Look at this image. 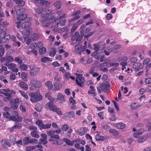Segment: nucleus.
Listing matches in <instances>:
<instances>
[{
    "mask_svg": "<svg viewBox=\"0 0 151 151\" xmlns=\"http://www.w3.org/2000/svg\"><path fill=\"white\" fill-rule=\"evenodd\" d=\"M29 96L31 97L30 99L32 102H37L42 99V96L39 93L30 92Z\"/></svg>",
    "mask_w": 151,
    "mask_h": 151,
    "instance_id": "f03ea898",
    "label": "nucleus"
},
{
    "mask_svg": "<svg viewBox=\"0 0 151 151\" xmlns=\"http://www.w3.org/2000/svg\"><path fill=\"white\" fill-rule=\"evenodd\" d=\"M19 91L21 93L22 96L27 99H28V96L27 93L23 91L19 90Z\"/></svg>",
    "mask_w": 151,
    "mask_h": 151,
    "instance_id": "8fccbe9b",
    "label": "nucleus"
},
{
    "mask_svg": "<svg viewBox=\"0 0 151 151\" xmlns=\"http://www.w3.org/2000/svg\"><path fill=\"white\" fill-rule=\"evenodd\" d=\"M92 76L94 77H98L96 78V80L97 81H99L100 80L101 78V76H99V74L98 73L96 72L92 74Z\"/></svg>",
    "mask_w": 151,
    "mask_h": 151,
    "instance_id": "603ef678",
    "label": "nucleus"
},
{
    "mask_svg": "<svg viewBox=\"0 0 151 151\" xmlns=\"http://www.w3.org/2000/svg\"><path fill=\"white\" fill-rule=\"evenodd\" d=\"M28 66L24 64H22L19 66V68L23 71H26L28 68Z\"/></svg>",
    "mask_w": 151,
    "mask_h": 151,
    "instance_id": "2f4dec72",
    "label": "nucleus"
},
{
    "mask_svg": "<svg viewBox=\"0 0 151 151\" xmlns=\"http://www.w3.org/2000/svg\"><path fill=\"white\" fill-rule=\"evenodd\" d=\"M47 17L45 16H42L40 19V22H42V23H44L45 24L47 23Z\"/></svg>",
    "mask_w": 151,
    "mask_h": 151,
    "instance_id": "79ce46f5",
    "label": "nucleus"
},
{
    "mask_svg": "<svg viewBox=\"0 0 151 151\" xmlns=\"http://www.w3.org/2000/svg\"><path fill=\"white\" fill-rule=\"evenodd\" d=\"M14 58L12 56H6V63H8L12 62L14 60Z\"/></svg>",
    "mask_w": 151,
    "mask_h": 151,
    "instance_id": "58836bf2",
    "label": "nucleus"
},
{
    "mask_svg": "<svg viewBox=\"0 0 151 151\" xmlns=\"http://www.w3.org/2000/svg\"><path fill=\"white\" fill-rule=\"evenodd\" d=\"M46 52V50L45 47H43L40 49L39 51V54L40 55H42L45 54Z\"/></svg>",
    "mask_w": 151,
    "mask_h": 151,
    "instance_id": "37998d69",
    "label": "nucleus"
},
{
    "mask_svg": "<svg viewBox=\"0 0 151 151\" xmlns=\"http://www.w3.org/2000/svg\"><path fill=\"white\" fill-rule=\"evenodd\" d=\"M60 103H63L65 101L64 98L63 96L61 94L58 93L57 96V99Z\"/></svg>",
    "mask_w": 151,
    "mask_h": 151,
    "instance_id": "393cba45",
    "label": "nucleus"
},
{
    "mask_svg": "<svg viewBox=\"0 0 151 151\" xmlns=\"http://www.w3.org/2000/svg\"><path fill=\"white\" fill-rule=\"evenodd\" d=\"M21 77L22 80L25 81H27V76L26 73L25 72H23L21 74Z\"/></svg>",
    "mask_w": 151,
    "mask_h": 151,
    "instance_id": "a19ab883",
    "label": "nucleus"
},
{
    "mask_svg": "<svg viewBox=\"0 0 151 151\" xmlns=\"http://www.w3.org/2000/svg\"><path fill=\"white\" fill-rule=\"evenodd\" d=\"M105 139V137L104 136H101L99 135H97L96 136V140H103Z\"/></svg>",
    "mask_w": 151,
    "mask_h": 151,
    "instance_id": "864d4df0",
    "label": "nucleus"
},
{
    "mask_svg": "<svg viewBox=\"0 0 151 151\" xmlns=\"http://www.w3.org/2000/svg\"><path fill=\"white\" fill-rule=\"evenodd\" d=\"M109 85L108 83H104L100 86V88L104 92H106L109 89Z\"/></svg>",
    "mask_w": 151,
    "mask_h": 151,
    "instance_id": "2eb2a0df",
    "label": "nucleus"
},
{
    "mask_svg": "<svg viewBox=\"0 0 151 151\" xmlns=\"http://www.w3.org/2000/svg\"><path fill=\"white\" fill-rule=\"evenodd\" d=\"M51 124H43L42 129H47L51 127Z\"/></svg>",
    "mask_w": 151,
    "mask_h": 151,
    "instance_id": "4d7b16f0",
    "label": "nucleus"
},
{
    "mask_svg": "<svg viewBox=\"0 0 151 151\" xmlns=\"http://www.w3.org/2000/svg\"><path fill=\"white\" fill-rule=\"evenodd\" d=\"M12 114L14 115V117L16 119V120L14 121H17V122H20L22 121L23 119V118L20 116H18L19 114L18 112L16 111H14Z\"/></svg>",
    "mask_w": 151,
    "mask_h": 151,
    "instance_id": "6ab92c4d",
    "label": "nucleus"
},
{
    "mask_svg": "<svg viewBox=\"0 0 151 151\" xmlns=\"http://www.w3.org/2000/svg\"><path fill=\"white\" fill-rule=\"evenodd\" d=\"M100 44V42L97 43L96 44H93V50L96 52H98L99 51V45Z\"/></svg>",
    "mask_w": 151,
    "mask_h": 151,
    "instance_id": "473e14b6",
    "label": "nucleus"
},
{
    "mask_svg": "<svg viewBox=\"0 0 151 151\" xmlns=\"http://www.w3.org/2000/svg\"><path fill=\"white\" fill-rule=\"evenodd\" d=\"M50 109V110L56 112L58 114L60 115H62V113L61 111L60 110V109L58 108H57L55 105H52V106Z\"/></svg>",
    "mask_w": 151,
    "mask_h": 151,
    "instance_id": "dca6fc26",
    "label": "nucleus"
},
{
    "mask_svg": "<svg viewBox=\"0 0 151 151\" xmlns=\"http://www.w3.org/2000/svg\"><path fill=\"white\" fill-rule=\"evenodd\" d=\"M22 127V124L19 123L16 124L14 126L11 128L9 129V130L10 132H12L15 129H19L21 128Z\"/></svg>",
    "mask_w": 151,
    "mask_h": 151,
    "instance_id": "4468645a",
    "label": "nucleus"
},
{
    "mask_svg": "<svg viewBox=\"0 0 151 151\" xmlns=\"http://www.w3.org/2000/svg\"><path fill=\"white\" fill-rule=\"evenodd\" d=\"M145 139L144 137H141L139 138L137 140L138 142L139 143H142L145 141Z\"/></svg>",
    "mask_w": 151,
    "mask_h": 151,
    "instance_id": "774afa93",
    "label": "nucleus"
},
{
    "mask_svg": "<svg viewBox=\"0 0 151 151\" xmlns=\"http://www.w3.org/2000/svg\"><path fill=\"white\" fill-rule=\"evenodd\" d=\"M15 3L18 4L17 7L18 8H19L23 6L25 4V2L23 1V0H19L18 1H16Z\"/></svg>",
    "mask_w": 151,
    "mask_h": 151,
    "instance_id": "bb28decb",
    "label": "nucleus"
},
{
    "mask_svg": "<svg viewBox=\"0 0 151 151\" xmlns=\"http://www.w3.org/2000/svg\"><path fill=\"white\" fill-rule=\"evenodd\" d=\"M37 46V45L35 43H32L30 45V47L32 49L35 48Z\"/></svg>",
    "mask_w": 151,
    "mask_h": 151,
    "instance_id": "338daca9",
    "label": "nucleus"
},
{
    "mask_svg": "<svg viewBox=\"0 0 151 151\" xmlns=\"http://www.w3.org/2000/svg\"><path fill=\"white\" fill-rule=\"evenodd\" d=\"M54 14L53 13L49 15L48 16L49 19L47 21V23L45 24L44 23H43L42 24V26L43 27H47L48 26L51 22H53V23L52 26L54 27L55 24H56V21L57 18L54 17Z\"/></svg>",
    "mask_w": 151,
    "mask_h": 151,
    "instance_id": "20e7f679",
    "label": "nucleus"
},
{
    "mask_svg": "<svg viewBox=\"0 0 151 151\" xmlns=\"http://www.w3.org/2000/svg\"><path fill=\"white\" fill-rule=\"evenodd\" d=\"M43 10V8L42 7H39L35 9L36 12L38 14L41 13L42 11Z\"/></svg>",
    "mask_w": 151,
    "mask_h": 151,
    "instance_id": "bf43d9fd",
    "label": "nucleus"
},
{
    "mask_svg": "<svg viewBox=\"0 0 151 151\" xmlns=\"http://www.w3.org/2000/svg\"><path fill=\"white\" fill-rule=\"evenodd\" d=\"M75 74L76 76V83L80 87H82L85 82L84 78L83 77V75L81 74L77 73H75Z\"/></svg>",
    "mask_w": 151,
    "mask_h": 151,
    "instance_id": "7ed1b4c3",
    "label": "nucleus"
},
{
    "mask_svg": "<svg viewBox=\"0 0 151 151\" xmlns=\"http://www.w3.org/2000/svg\"><path fill=\"white\" fill-rule=\"evenodd\" d=\"M51 101L47 103L46 105V108L47 109L50 108V107H51L53 105V102L54 101Z\"/></svg>",
    "mask_w": 151,
    "mask_h": 151,
    "instance_id": "680f3d73",
    "label": "nucleus"
},
{
    "mask_svg": "<svg viewBox=\"0 0 151 151\" xmlns=\"http://www.w3.org/2000/svg\"><path fill=\"white\" fill-rule=\"evenodd\" d=\"M109 131L110 133L112 134L114 136H117L119 134L118 132L114 129H110Z\"/></svg>",
    "mask_w": 151,
    "mask_h": 151,
    "instance_id": "c9c22d12",
    "label": "nucleus"
},
{
    "mask_svg": "<svg viewBox=\"0 0 151 151\" xmlns=\"http://www.w3.org/2000/svg\"><path fill=\"white\" fill-rule=\"evenodd\" d=\"M30 84L32 86L36 88H40L42 86L41 82L35 80H32L30 82Z\"/></svg>",
    "mask_w": 151,
    "mask_h": 151,
    "instance_id": "9b49d317",
    "label": "nucleus"
},
{
    "mask_svg": "<svg viewBox=\"0 0 151 151\" xmlns=\"http://www.w3.org/2000/svg\"><path fill=\"white\" fill-rule=\"evenodd\" d=\"M5 65L14 72L17 73L18 71V69L17 67V65L14 63H6Z\"/></svg>",
    "mask_w": 151,
    "mask_h": 151,
    "instance_id": "1a4fd4ad",
    "label": "nucleus"
},
{
    "mask_svg": "<svg viewBox=\"0 0 151 151\" xmlns=\"http://www.w3.org/2000/svg\"><path fill=\"white\" fill-rule=\"evenodd\" d=\"M29 68L30 69V74L32 76H34L37 75L40 70L39 68L36 67L35 66H30Z\"/></svg>",
    "mask_w": 151,
    "mask_h": 151,
    "instance_id": "6e6552de",
    "label": "nucleus"
},
{
    "mask_svg": "<svg viewBox=\"0 0 151 151\" xmlns=\"http://www.w3.org/2000/svg\"><path fill=\"white\" fill-rule=\"evenodd\" d=\"M14 60L19 64H20L22 63V60L19 57L15 58L14 59Z\"/></svg>",
    "mask_w": 151,
    "mask_h": 151,
    "instance_id": "e2e57ef3",
    "label": "nucleus"
},
{
    "mask_svg": "<svg viewBox=\"0 0 151 151\" xmlns=\"http://www.w3.org/2000/svg\"><path fill=\"white\" fill-rule=\"evenodd\" d=\"M65 115L66 116L69 117L70 118L73 117L74 116V114L73 111H69L66 113Z\"/></svg>",
    "mask_w": 151,
    "mask_h": 151,
    "instance_id": "e433bc0d",
    "label": "nucleus"
},
{
    "mask_svg": "<svg viewBox=\"0 0 151 151\" xmlns=\"http://www.w3.org/2000/svg\"><path fill=\"white\" fill-rule=\"evenodd\" d=\"M1 143L3 146L4 148H6V145L9 146V140L6 139H3L1 141Z\"/></svg>",
    "mask_w": 151,
    "mask_h": 151,
    "instance_id": "5701e85b",
    "label": "nucleus"
},
{
    "mask_svg": "<svg viewBox=\"0 0 151 151\" xmlns=\"http://www.w3.org/2000/svg\"><path fill=\"white\" fill-rule=\"evenodd\" d=\"M29 138L28 137H26L24 138L22 141L24 145L28 144L29 143Z\"/></svg>",
    "mask_w": 151,
    "mask_h": 151,
    "instance_id": "c03bdc74",
    "label": "nucleus"
},
{
    "mask_svg": "<svg viewBox=\"0 0 151 151\" xmlns=\"http://www.w3.org/2000/svg\"><path fill=\"white\" fill-rule=\"evenodd\" d=\"M69 126L67 124L63 125L61 127V129L63 131H66L68 129Z\"/></svg>",
    "mask_w": 151,
    "mask_h": 151,
    "instance_id": "6e6d98bb",
    "label": "nucleus"
},
{
    "mask_svg": "<svg viewBox=\"0 0 151 151\" xmlns=\"http://www.w3.org/2000/svg\"><path fill=\"white\" fill-rule=\"evenodd\" d=\"M36 124L39 126V128L40 129H42L44 124L42 121L39 120L37 121Z\"/></svg>",
    "mask_w": 151,
    "mask_h": 151,
    "instance_id": "a18cd8bd",
    "label": "nucleus"
},
{
    "mask_svg": "<svg viewBox=\"0 0 151 151\" xmlns=\"http://www.w3.org/2000/svg\"><path fill=\"white\" fill-rule=\"evenodd\" d=\"M45 97L46 98H48V99L50 100L53 101H55L56 99H55L53 98L50 96V94L48 93H47L45 95Z\"/></svg>",
    "mask_w": 151,
    "mask_h": 151,
    "instance_id": "49530a36",
    "label": "nucleus"
},
{
    "mask_svg": "<svg viewBox=\"0 0 151 151\" xmlns=\"http://www.w3.org/2000/svg\"><path fill=\"white\" fill-rule=\"evenodd\" d=\"M143 66L140 63H137L134 64L132 68L135 71H138L142 69Z\"/></svg>",
    "mask_w": 151,
    "mask_h": 151,
    "instance_id": "f8f14e48",
    "label": "nucleus"
},
{
    "mask_svg": "<svg viewBox=\"0 0 151 151\" xmlns=\"http://www.w3.org/2000/svg\"><path fill=\"white\" fill-rule=\"evenodd\" d=\"M6 33L5 32H3L0 33V41L2 43H4L11 38V36L9 35H6Z\"/></svg>",
    "mask_w": 151,
    "mask_h": 151,
    "instance_id": "0eeeda50",
    "label": "nucleus"
},
{
    "mask_svg": "<svg viewBox=\"0 0 151 151\" xmlns=\"http://www.w3.org/2000/svg\"><path fill=\"white\" fill-rule=\"evenodd\" d=\"M27 15L25 14H22L19 15L17 17V19L18 20H22L27 17Z\"/></svg>",
    "mask_w": 151,
    "mask_h": 151,
    "instance_id": "f704fd0d",
    "label": "nucleus"
},
{
    "mask_svg": "<svg viewBox=\"0 0 151 151\" xmlns=\"http://www.w3.org/2000/svg\"><path fill=\"white\" fill-rule=\"evenodd\" d=\"M55 89V90H58L60 89L62 87V84L59 82L55 83L54 84Z\"/></svg>",
    "mask_w": 151,
    "mask_h": 151,
    "instance_id": "c85d7f7f",
    "label": "nucleus"
},
{
    "mask_svg": "<svg viewBox=\"0 0 151 151\" xmlns=\"http://www.w3.org/2000/svg\"><path fill=\"white\" fill-rule=\"evenodd\" d=\"M19 86L20 88L24 90H27L28 88L27 84L22 81L19 82Z\"/></svg>",
    "mask_w": 151,
    "mask_h": 151,
    "instance_id": "412c9836",
    "label": "nucleus"
},
{
    "mask_svg": "<svg viewBox=\"0 0 151 151\" xmlns=\"http://www.w3.org/2000/svg\"><path fill=\"white\" fill-rule=\"evenodd\" d=\"M54 6L56 9H60L61 7L62 4L61 2L60 1H56L54 3Z\"/></svg>",
    "mask_w": 151,
    "mask_h": 151,
    "instance_id": "a878e982",
    "label": "nucleus"
},
{
    "mask_svg": "<svg viewBox=\"0 0 151 151\" xmlns=\"http://www.w3.org/2000/svg\"><path fill=\"white\" fill-rule=\"evenodd\" d=\"M75 49L76 50V53L79 54H81L85 50L82 47L81 45L79 44H77L75 46Z\"/></svg>",
    "mask_w": 151,
    "mask_h": 151,
    "instance_id": "ddd939ff",
    "label": "nucleus"
},
{
    "mask_svg": "<svg viewBox=\"0 0 151 151\" xmlns=\"http://www.w3.org/2000/svg\"><path fill=\"white\" fill-rule=\"evenodd\" d=\"M142 132H140L138 130L135 133H134L133 135L134 137L135 138H137L138 135L142 134L144 132V129H142Z\"/></svg>",
    "mask_w": 151,
    "mask_h": 151,
    "instance_id": "09e8293b",
    "label": "nucleus"
},
{
    "mask_svg": "<svg viewBox=\"0 0 151 151\" xmlns=\"http://www.w3.org/2000/svg\"><path fill=\"white\" fill-rule=\"evenodd\" d=\"M30 134L34 137L38 138L40 137V136L38 134L37 132L35 131L32 132L30 133Z\"/></svg>",
    "mask_w": 151,
    "mask_h": 151,
    "instance_id": "ea45409f",
    "label": "nucleus"
},
{
    "mask_svg": "<svg viewBox=\"0 0 151 151\" xmlns=\"http://www.w3.org/2000/svg\"><path fill=\"white\" fill-rule=\"evenodd\" d=\"M0 93L6 96L3 98V99L4 102H7L11 99L12 95H15L16 92L14 91L9 89H0Z\"/></svg>",
    "mask_w": 151,
    "mask_h": 151,
    "instance_id": "f257e3e1",
    "label": "nucleus"
},
{
    "mask_svg": "<svg viewBox=\"0 0 151 151\" xmlns=\"http://www.w3.org/2000/svg\"><path fill=\"white\" fill-rule=\"evenodd\" d=\"M52 12V11L51 10H44L42 11L41 14L43 15H46L49 14Z\"/></svg>",
    "mask_w": 151,
    "mask_h": 151,
    "instance_id": "de8ad7c7",
    "label": "nucleus"
},
{
    "mask_svg": "<svg viewBox=\"0 0 151 151\" xmlns=\"http://www.w3.org/2000/svg\"><path fill=\"white\" fill-rule=\"evenodd\" d=\"M95 90L94 89L93 86H91L90 87V89L88 91V94H91L95 92Z\"/></svg>",
    "mask_w": 151,
    "mask_h": 151,
    "instance_id": "3c124183",
    "label": "nucleus"
},
{
    "mask_svg": "<svg viewBox=\"0 0 151 151\" xmlns=\"http://www.w3.org/2000/svg\"><path fill=\"white\" fill-rule=\"evenodd\" d=\"M35 1H36L37 3L40 4H44L47 5L49 4V2L48 1H45V0H35Z\"/></svg>",
    "mask_w": 151,
    "mask_h": 151,
    "instance_id": "4c0bfd02",
    "label": "nucleus"
},
{
    "mask_svg": "<svg viewBox=\"0 0 151 151\" xmlns=\"http://www.w3.org/2000/svg\"><path fill=\"white\" fill-rule=\"evenodd\" d=\"M40 140L42 144L44 145L46 144L47 142V139L40 138Z\"/></svg>",
    "mask_w": 151,
    "mask_h": 151,
    "instance_id": "0e129e2a",
    "label": "nucleus"
},
{
    "mask_svg": "<svg viewBox=\"0 0 151 151\" xmlns=\"http://www.w3.org/2000/svg\"><path fill=\"white\" fill-rule=\"evenodd\" d=\"M3 116L4 118L10 121H14L16 120L17 119L13 115V116H11V114L9 112H4Z\"/></svg>",
    "mask_w": 151,
    "mask_h": 151,
    "instance_id": "9d476101",
    "label": "nucleus"
},
{
    "mask_svg": "<svg viewBox=\"0 0 151 151\" xmlns=\"http://www.w3.org/2000/svg\"><path fill=\"white\" fill-rule=\"evenodd\" d=\"M122 45L120 44H117L114 45L113 46V48L114 50H116L121 48Z\"/></svg>",
    "mask_w": 151,
    "mask_h": 151,
    "instance_id": "052dcab7",
    "label": "nucleus"
},
{
    "mask_svg": "<svg viewBox=\"0 0 151 151\" xmlns=\"http://www.w3.org/2000/svg\"><path fill=\"white\" fill-rule=\"evenodd\" d=\"M85 129H86V130H88V129L87 128L84 127L81 128L78 131H77V132H78L80 135L81 136L83 135L85 133Z\"/></svg>",
    "mask_w": 151,
    "mask_h": 151,
    "instance_id": "cd10ccee",
    "label": "nucleus"
},
{
    "mask_svg": "<svg viewBox=\"0 0 151 151\" xmlns=\"http://www.w3.org/2000/svg\"><path fill=\"white\" fill-rule=\"evenodd\" d=\"M115 127L118 129H122L125 128L126 125L123 123L119 122L116 123V124Z\"/></svg>",
    "mask_w": 151,
    "mask_h": 151,
    "instance_id": "4be33fe9",
    "label": "nucleus"
},
{
    "mask_svg": "<svg viewBox=\"0 0 151 151\" xmlns=\"http://www.w3.org/2000/svg\"><path fill=\"white\" fill-rule=\"evenodd\" d=\"M56 14L60 17L59 19H61L64 18L65 17V14L63 11L62 10H59L56 12Z\"/></svg>",
    "mask_w": 151,
    "mask_h": 151,
    "instance_id": "f3484780",
    "label": "nucleus"
},
{
    "mask_svg": "<svg viewBox=\"0 0 151 151\" xmlns=\"http://www.w3.org/2000/svg\"><path fill=\"white\" fill-rule=\"evenodd\" d=\"M61 132V130L60 129L55 130H52L48 131L47 134L50 137L53 138L54 139H59L60 137L59 135L54 134L55 133L60 134Z\"/></svg>",
    "mask_w": 151,
    "mask_h": 151,
    "instance_id": "423d86ee",
    "label": "nucleus"
},
{
    "mask_svg": "<svg viewBox=\"0 0 151 151\" xmlns=\"http://www.w3.org/2000/svg\"><path fill=\"white\" fill-rule=\"evenodd\" d=\"M45 86L50 90H51L53 88L52 83L50 81H47L45 83Z\"/></svg>",
    "mask_w": 151,
    "mask_h": 151,
    "instance_id": "b1692460",
    "label": "nucleus"
},
{
    "mask_svg": "<svg viewBox=\"0 0 151 151\" xmlns=\"http://www.w3.org/2000/svg\"><path fill=\"white\" fill-rule=\"evenodd\" d=\"M141 106L140 105L136 103H132L130 105L131 108L132 109H136Z\"/></svg>",
    "mask_w": 151,
    "mask_h": 151,
    "instance_id": "7c9ffc66",
    "label": "nucleus"
},
{
    "mask_svg": "<svg viewBox=\"0 0 151 151\" xmlns=\"http://www.w3.org/2000/svg\"><path fill=\"white\" fill-rule=\"evenodd\" d=\"M31 23L29 22H27L23 23L21 25L22 28H28V29H25L23 30L22 32L23 35L26 36H27L29 35V31L30 28L29 27L30 26Z\"/></svg>",
    "mask_w": 151,
    "mask_h": 151,
    "instance_id": "39448f33",
    "label": "nucleus"
},
{
    "mask_svg": "<svg viewBox=\"0 0 151 151\" xmlns=\"http://www.w3.org/2000/svg\"><path fill=\"white\" fill-rule=\"evenodd\" d=\"M110 127L109 125L107 124H104L102 125L101 128V129H104L107 130L109 129Z\"/></svg>",
    "mask_w": 151,
    "mask_h": 151,
    "instance_id": "13d9d810",
    "label": "nucleus"
},
{
    "mask_svg": "<svg viewBox=\"0 0 151 151\" xmlns=\"http://www.w3.org/2000/svg\"><path fill=\"white\" fill-rule=\"evenodd\" d=\"M38 141L36 139H29V143H34L35 144H37Z\"/></svg>",
    "mask_w": 151,
    "mask_h": 151,
    "instance_id": "69168bd1",
    "label": "nucleus"
},
{
    "mask_svg": "<svg viewBox=\"0 0 151 151\" xmlns=\"http://www.w3.org/2000/svg\"><path fill=\"white\" fill-rule=\"evenodd\" d=\"M39 35L36 33L33 34L31 36V39L33 41H36L39 38Z\"/></svg>",
    "mask_w": 151,
    "mask_h": 151,
    "instance_id": "c756f323",
    "label": "nucleus"
},
{
    "mask_svg": "<svg viewBox=\"0 0 151 151\" xmlns=\"http://www.w3.org/2000/svg\"><path fill=\"white\" fill-rule=\"evenodd\" d=\"M36 148H43L41 145H36L35 146H32L26 147L25 149L26 151H31L35 149Z\"/></svg>",
    "mask_w": 151,
    "mask_h": 151,
    "instance_id": "a211bd4d",
    "label": "nucleus"
},
{
    "mask_svg": "<svg viewBox=\"0 0 151 151\" xmlns=\"http://www.w3.org/2000/svg\"><path fill=\"white\" fill-rule=\"evenodd\" d=\"M64 142L67 144L69 145L72 146V142L67 138H64L63 139Z\"/></svg>",
    "mask_w": 151,
    "mask_h": 151,
    "instance_id": "5fc2aeb1",
    "label": "nucleus"
},
{
    "mask_svg": "<svg viewBox=\"0 0 151 151\" xmlns=\"http://www.w3.org/2000/svg\"><path fill=\"white\" fill-rule=\"evenodd\" d=\"M53 138L50 137L48 140L49 141H53V144H56L57 145H60L61 144V142L62 141V140L59 139H56L54 140Z\"/></svg>",
    "mask_w": 151,
    "mask_h": 151,
    "instance_id": "aec40b11",
    "label": "nucleus"
},
{
    "mask_svg": "<svg viewBox=\"0 0 151 151\" xmlns=\"http://www.w3.org/2000/svg\"><path fill=\"white\" fill-rule=\"evenodd\" d=\"M25 10L24 8H22L18 10L16 12V14L17 15L21 14L22 13H24Z\"/></svg>",
    "mask_w": 151,
    "mask_h": 151,
    "instance_id": "72a5a7b5",
    "label": "nucleus"
}]
</instances>
